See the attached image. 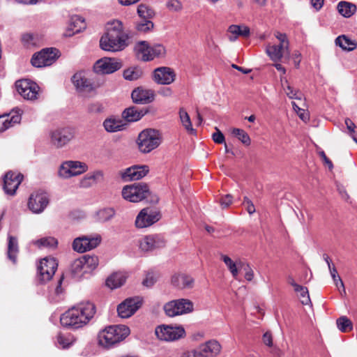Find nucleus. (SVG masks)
I'll return each mask as SVG.
<instances>
[{"label":"nucleus","instance_id":"f257e3e1","mask_svg":"<svg viewBox=\"0 0 357 357\" xmlns=\"http://www.w3.org/2000/svg\"><path fill=\"white\" fill-rule=\"evenodd\" d=\"M127 39V35L123 33L122 22L114 20L107 22L106 33L100 40V46L105 51H121L128 45Z\"/></svg>","mask_w":357,"mask_h":357},{"label":"nucleus","instance_id":"f03ea898","mask_svg":"<svg viewBox=\"0 0 357 357\" xmlns=\"http://www.w3.org/2000/svg\"><path fill=\"white\" fill-rule=\"evenodd\" d=\"M130 333V328L125 325L107 326L98 333V344L102 348L109 349L125 340Z\"/></svg>","mask_w":357,"mask_h":357},{"label":"nucleus","instance_id":"7ed1b4c3","mask_svg":"<svg viewBox=\"0 0 357 357\" xmlns=\"http://www.w3.org/2000/svg\"><path fill=\"white\" fill-rule=\"evenodd\" d=\"M137 142L139 150L143 153H148L160 146L162 135L157 130L145 129L139 134Z\"/></svg>","mask_w":357,"mask_h":357},{"label":"nucleus","instance_id":"20e7f679","mask_svg":"<svg viewBox=\"0 0 357 357\" xmlns=\"http://www.w3.org/2000/svg\"><path fill=\"white\" fill-rule=\"evenodd\" d=\"M137 57L143 61H152L156 58H163L166 49L162 44L150 45L146 41H140L135 46Z\"/></svg>","mask_w":357,"mask_h":357},{"label":"nucleus","instance_id":"39448f33","mask_svg":"<svg viewBox=\"0 0 357 357\" xmlns=\"http://www.w3.org/2000/svg\"><path fill=\"white\" fill-rule=\"evenodd\" d=\"M121 193L124 199L130 202H139L148 197L150 190L146 183H138L124 186Z\"/></svg>","mask_w":357,"mask_h":357},{"label":"nucleus","instance_id":"423d86ee","mask_svg":"<svg viewBox=\"0 0 357 357\" xmlns=\"http://www.w3.org/2000/svg\"><path fill=\"white\" fill-rule=\"evenodd\" d=\"M155 333L157 337L165 342H174L183 338L186 333L182 326L161 325L155 328Z\"/></svg>","mask_w":357,"mask_h":357},{"label":"nucleus","instance_id":"0eeeda50","mask_svg":"<svg viewBox=\"0 0 357 357\" xmlns=\"http://www.w3.org/2000/svg\"><path fill=\"white\" fill-rule=\"evenodd\" d=\"M72 82L76 91L83 96L94 93L99 84L90 79L86 73L79 71L72 77Z\"/></svg>","mask_w":357,"mask_h":357},{"label":"nucleus","instance_id":"6e6552de","mask_svg":"<svg viewBox=\"0 0 357 357\" xmlns=\"http://www.w3.org/2000/svg\"><path fill=\"white\" fill-rule=\"evenodd\" d=\"M165 314L170 317L188 314L194 310V304L189 299L180 298L167 303L164 305Z\"/></svg>","mask_w":357,"mask_h":357},{"label":"nucleus","instance_id":"1a4fd4ad","mask_svg":"<svg viewBox=\"0 0 357 357\" xmlns=\"http://www.w3.org/2000/svg\"><path fill=\"white\" fill-rule=\"evenodd\" d=\"M87 165L77 160H66L63 162L58 169V176L63 179L70 178L86 172Z\"/></svg>","mask_w":357,"mask_h":357},{"label":"nucleus","instance_id":"9d476101","mask_svg":"<svg viewBox=\"0 0 357 357\" xmlns=\"http://www.w3.org/2000/svg\"><path fill=\"white\" fill-rule=\"evenodd\" d=\"M166 241L161 234H154L144 236L139 241V247L144 252H153L164 248Z\"/></svg>","mask_w":357,"mask_h":357},{"label":"nucleus","instance_id":"9b49d317","mask_svg":"<svg viewBox=\"0 0 357 357\" xmlns=\"http://www.w3.org/2000/svg\"><path fill=\"white\" fill-rule=\"evenodd\" d=\"M15 87L24 99L33 100L38 98L39 86L36 82L27 79H20L15 82Z\"/></svg>","mask_w":357,"mask_h":357},{"label":"nucleus","instance_id":"f8f14e48","mask_svg":"<svg viewBox=\"0 0 357 357\" xmlns=\"http://www.w3.org/2000/svg\"><path fill=\"white\" fill-rule=\"evenodd\" d=\"M57 53L58 50L55 48L43 49L33 54L31 62L33 66L37 68L49 66L55 62L58 57Z\"/></svg>","mask_w":357,"mask_h":357},{"label":"nucleus","instance_id":"ddd939ff","mask_svg":"<svg viewBox=\"0 0 357 357\" xmlns=\"http://www.w3.org/2000/svg\"><path fill=\"white\" fill-rule=\"evenodd\" d=\"M48 195L43 191L33 192L28 201V208L33 213L39 214L44 211L49 204Z\"/></svg>","mask_w":357,"mask_h":357},{"label":"nucleus","instance_id":"4468645a","mask_svg":"<svg viewBox=\"0 0 357 357\" xmlns=\"http://www.w3.org/2000/svg\"><path fill=\"white\" fill-rule=\"evenodd\" d=\"M142 304V300L139 297L126 298L118 305V314L123 319L129 318L140 308Z\"/></svg>","mask_w":357,"mask_h":357},{"label":"nucleus","instance_id":"2eb2a0df","mask_svg":"<svg viewBox=\"0 0 357 357\" xmlns=\"http://www.w3.org/2000/svg\"><path fill=\"white\" fill-rule=\"evenodd\" d=\"M101 241V237L97 234L95 236H82L76 238L73 242L75 251L83 253L96 248Z\"/></svg>","mask_w":357,"mask_h":357},{"label":"nucleus","instance_id":"dca6fc26","mask_svg":"<svg viewBox=\"0 0 357 357\" xmlns=\"http://www.w3.org/2000/svg\"><path fill=\"white\" fill-rule=\"evenodd\" d=\"M51 144L56 148H62L74 137V133L70 128H58L50 134Z\"/></svg>","mask_w":357,"mask_h":357},{"label":"nucleus","instance_id":"f3484780","mask_svg":"<svg viewBox=\"0 0 357 357\" xmlns=\"http://www.w3.org/2000/svg\"><path fill=\"white\" fill-rule=\"evenodd\" d=\"M58 264L54 258L43 259L38 266L39 280L42 282L49 281L54 275Z\"/></svg>","mask_w":357,"mask_h":357},{"label":"nucleus","instance_id":"a211bd4d","mask_svg":"<svg viewBox=\"0 0 357 357\" xmlns=\"http://www.w3.org/2000/svg\"><path fill=\"white\" fill-rule=\"evenodd\" d=\"M160 218V213L149 208H143L137 215L135 226L142 229L151 226Z\"/></svg>","mask_w":357,"mask_h":357},{"label":"nucleus","instance_id":"6ab92c4d","mask_svg":"<svg viewBox=\"0 0 357 357\" xmlns=\"http://www.w3.org/2000/svg\"><path fill=\"white\" fill-rule=\"evenodd\" d=\"M198 357H218L222 351V346L215 340H210L201 344L196 349H194Z\"/></svg>","mask_w":357,"mask_h":357},{"label":"nucleus","instance_id":"aec40b11","mask_svg":"<svg viewBox=\"0 0 357 357\" xmlns=\"http://www.w3.org/2000/svg\"><path fill=\"white\" fill-rule=\"evenodd\" d=\"M121 68V63L119 60L109 57H104L98 60L93 66L94 71L99 74L113 73Z\"/></svg>","mask_w":357,"mask_h":357},{"label":"nucleus","instance_id":"412c9836","mask_svg":"<svg viewBox=\"0 0 357 357\" xmlns=\"http://www.w3.org/2000/svg\"><path fill=\"white\" fill-rule=\"evenodd\" d=\"M60 322L61 324L65 327L75 329L82 328L86 325L74 306L62 314L60 317Z\"/></svg>","mask_w":357,"mask_h":357},{"label":"nucleus","instance_id":"4be33fe9","mask_svg":"<svg viewBox=\"0 0 357 357\" xmlns=\"http://www.w3.org/2000/svg\"><path fill=\"white\" fill-rule=\"evenodd\" d=\"M176 76V73L172 68L162 66L153 70L152 78L158 84L169 85L175 81Z\"/></svg>","mask_w":357,"mask_h":357},{"label":"nucleus","instance_id":"5701e85b","mask_svg":"<svg viewBox=\"0 0 357 357\" xmlns=\"http://www.w3.org/2000/svg\"><path fill=\"white\" fill-rule=\"evenodd\" d=\"M23 180L20 173L8 172L3 177V190L8 195H14Z\"/></svg>","mask_w":357,"mask_h":357},{"label":"nucleus","instance_id":"b1692460","mask_svg":"<svg viewBox=\"0 0 357 357\" xmlns=\"http://www.w3.org/2000/svg\"><path fill=\"white\" fill-rule=\"evenodd\" d=\"M149 172L147 165H134L126 168L121 176L124 181H137L144 177Z\"/></svg>","mask_w":357,"mask_h":357},{"label":"nucleus","instance_id":"393cba45","mask_svg":"<svg viewBox=\"0 0 357 357\" xmlns=\"http://www.w3.org/2000/svg\"><path fill=\"white\" fill-rule=\"evenodd\" d=\"M131 97L135 103L148 104L154 100L155 94L151 89L138 87L132 91Z\"/></svg>","mask_w":357,"mask_h":357},{"label":"nucleus","instance_id":"a878e982","mask_svg":"<svg viewBox=\"0 0 357 357\" xmlns=\"http://www.w3.org/2000/svg\"><path fill=\"white\" fill-rule=\"evenodd\" d=\"M20 121L21 111L19 109L13 110L8 114L0 116V132L20 123Z\"/></svg>","mask_w":357,"mask_h":357},{"label":"nucleus","instance_id":"bb28decb","mask_svg":"<svg viewBox=\"0 0 357 357\" xmlns=\"http://www.w3.org/2000/svg\"><path fill=\"white\" fill-rule=\"evenodd\" d=\"M74 307L78 311V314L85 322L86 325L94 317L96 314V306L91 302H82L75 305Z\"/></svg>","mask_w":357,"mask_h":357},{"label":"nucleus","instance_id":"cd10ccee","mask_svg":"<svg viewBox=\"0 0 357 357\" xmlns=\"http://www.w3.org/2000/svg\"><path fill=\"white\" fill-rule=\"evenodd\" d=\"M172 283L179 289H191L194 285V279L185 274H178L172 277Z\"/></svg>","mask_w":357,"mask_h":357},{"label":"nucleus","instance_id":"c85d7f7f","mask_svg":"<svg viewBox=\"0 0 357 357\" xmlns=\"http://www.w3.org/2000/svg\"><path fill=\"white\" fill-rule=\"evenodd\" d=\"M103 178V173L102 171L97 170L85 175L79 182L81 188H87L91 187L96 183L102 181Z\"/></svg>","mask_w":357,"mask_h":357},{"label":"nucleus","instance_id":"c756f323","mask_svg":"<svg viewBox=\"0 0 357 357\" xmlns=\"http://www.w3.org/2000/svg\"><path fill=\"white\" fill-rule=\"evenodd\" d=\"M335 43L339 46L342 50L351 52L356 49L357 41L352 40L346 35L339 36L335 38Z\"/></svg>","mask_w":357,"mask_h":357},{"label":"nucleus","instance_id":"7c9ffc66","mask_svg":"<svg viewBox=\"0 0 357 357\" xmlns=\"http://www.w3.org/2000/svg\"><path fill=\"white\" fill-rule=\"evenodd\" d=\"M266 52L274 62L280 61L283 56L287 54L286 48L282 47L280 45H268Z\"/></svg>","mask_w":357,"mask_h":357},{"label":"nucleus","instance_id":"2f4dec72","mask_svg":"<svg viewBox=\"0 0 357 357\" xmlns=\"http://www.w3.org/2000/svg\"><path fill=\"white\" fill-rule=\"evenodd\" d=\"M228 32L234 36H229L230 41H235L238 36L248 37L250 35V29L247 26L231 25L228 29Z\"/></svg>","mask_w":357,"mask_h":357},{"label":"nucleus","instance_id":"473e14b6","mask_svg":"<svg viewBox=\"0 0 357 357\" xmlns=\"http://www.w3.org/2000/svg\"><path fill=\"white\" fill-rule=\"evenodd\" d=\"M337 9L344 17L349 18L356 12V6L351 2L341 1L338 3Z\"/></svg>","mask_w":357,"mask_h":357},{"label":"nucleus","instance_id":"72a5a7b5","mask_svg":"<svg viewBox=\"0 0 357 357\" xmlns=\"http://www.w3.org/2000/svg\"><path fill=\"white\" fill-rule=\"evenodd\" d=\"M125 123L121 119L109 118L104 121L103 126L109 132H115L122 130L125 127Z\"/></svg>","mask_w":357,"mask_h":357},{"label":"nucleus","instance_id":"f704fd0d","mask_svg":"<svg viewBox=\"0 0 357 357\" xmlns=\"http://www.w3.org/2000/svg\"><path fill=\"white\" fill-rule=\"evenodd\" d=\"M126 280L124 273L119 272L111 275L106 280V284L110 289H116L122 286Z\"/></svg>","mask_w":357,"mask_h":357},{"label":"nucleus","instance_id":"c9c22d12","mask_svg":"<svg viewBox=\"0 0 357 357\" xmlns=\"http://www.w3.org/2000/svg\"><path fill=\"white\" fill-rule=\"evenodd\" d=\"M86 26L85 20L82 17L73 15L70 20L68 29L73 32L72 34H75L84 29Z\"/></svg>","mask_w":357,"mask_h":357},{"label":"nucleus","instance_id":"e433bc0d","mask_svg":"<svg viewBox=\"0 0 357 357\" xmlns=\"http://www.w3.org/2000/svg\"><path fill=\"white\" fill-rule=\"evenodd\" d=\"M75 341V337L70 333H59L56 336V345L61 349L70 347Z\"/></svg>","mask_w":357,"mask_h":357},{"label":"nucleus","instance_id":"4c0bfd02","mask_svg":"<svg viewBox=\"0 0 357 357\" xmlns=\"http://www.w3.org/2000/svg\"><path fill=\"white\" fill-rule=\"evenodd\" d=\"M144 115L142 110H139L135 107H131L126 109L122 116L128 122H134L139 120Z\"/></svg>","mask_w":357,"mask_h":357},{"label":"nucleus","instance_id":"58836bf2","mask_svg":"<svg viewBox=\"0 0 357 357\" xmlns=\"http://www.w3.org/2000/svg\"><path fill=\"white\" fill-rule=\"evenodd\" d=\"M18 253V244L16 238L8 236V257L13 263L16 262L17 254Z\"/></svg>","mask_w":357,"mask_h":357},{"label":"nucleus","instance_id":"ea45409f","mask_svg":"<svg viewBox=\"0 0 357 357\" xmlns=\"http://www.w3.org/2000/svg\"><path fill=\"white\" fill-rule=\"evenodd\" d=\"M85 266V273H89L96 268L98 265V259L96 256L84 255L82 257Z\"/></svg>","mask_w":357,"mask_h":357},{"label":"nucleus","instance_id":"a19ab883","mask_svg":"<svg viewBox=\"0 0 357 357\" xmlns=\"http://www.w3.org/2000/svg\"><path fill=\"white\" fill-rule=\"evenodd\" d=\"M280 79L284 88V91L287 96L291 99L301 100L302 93L297 90H294L291 86H289L287 80L284 77H281Z\"/></svg>","mask_w":357,"mask_h":357},{"label":"nucleus","instance_id":"79ce46f5","mask_svg":"<svg viewBox=\"0 0 357 357\" xmlns=\"http://www.w3.org/2000/svg\"><path fill=\"white\" fill-rule=\"evenodd\" d=\"M221 259L231 272L232 276L236 278L238 273V267L241 264V262H235L227 255H222Z\"/></svg>","mask_w":357,"mask_h":357},{"label":"nucleus","instance_id":"37998d69","mask_svg":"<svg viewBox=\"0 0 357 357\" xmlns=\"http://www.w3.org/2000/svg\"><path fill=\"white\" fill-rule=\"evenodd\" d=\"M179 117L182 125L185 127L186 130L190 133H195V129L192 128L191 120L188 112L183 108L179 110Z\"/></svg>","mask_w":357,"mask_h":357},{"label":"nucleus","instance_id":"c03bdc74","mask_svg":"<svg viewBox=\"0 0 357 357\" xmlns=\"http://www.w3.org/2000/svg\"><path fill=\"white\" fill-rule=\"evenodd\" d=\"M83 263L82 258L79 257L75 259L71 264V272L75 277H82L86 274V273H85V266Z\"/></svg>","mask_w":357,"mask_h":357},{"label":"nucleus","instance_id":"a18cd8bd","mask_svg":"<svg viewBox=\"0 0 357 357\" xmlns=\"http://www.w3.org/2000/svg\"><path fill=\"white\" fill-rule=\"evenodd\" d=\"M33 243L38 248H56L58 242L57 240L51 236L43 237L40 239L33 241Z\"/></svg>","mask_w":357,"mask_h":357},{"label":"nucleus","instance_id":"49530a36","mask_svg":"<svg viewBox=\"0 0 357 357\" xmlns=\"http://www.w3.org/2000/svg\"><path fill=\"white\" fill-rule=\"evenodd\" d=\"M231 134L237 137L244 145L250 146L251 139L248 134L243 130L240 128H233Z\"/></svg>","mask_w":357,"mask_h":357},{"label":"nucleus","instance_id":"de8ad7c7","mask_svg":"<svg viewBox=\"0 0 357 357\" xmlns=\"http://www.w3.org/2000/svg\"><path fill=\"white\" fill-rule=\"evenodd\" d=\"M336 323L338 329L341 332H348L351 331L353 328L352 322L345 316L340 317L337 319Z\"/></svg>","mask_w":357,"mask_h":357},{"label":"nucleus","instance_id":"09e8293b","mask_svg":"<svg viewBox=\"0 0 357 357\" xmlns=\"http://www.w3.org/2000/svg\"><path fill=\"white\" fill-rule=\"evenodd\" d=\"M115 215V211L113 208H105L97 213V217L100 222H107Z\"/></svg>","mask_w":357,"mask_h":357},{"label":"nucleus","instance_id":"8fccbe9b","mask_svg":"<svg viewBox=\"0 0 357 357\" xmlns=\"http://www.w3.org/2000/svg\"><path fill=\"white\" fill-rule=\"evenodd\" d=\"M331 276L333 280V282L338 290L342 293V291L345 294V287L344 282H342L341 278L337 273V271L335 266H333L331 271L330 272Z\"/></svg>","mask_w":357,"mask_h":357},{"label":"nucleus","instance_id":"3c124183","mask_svg":"<svg viewBox=\"0 0 357 357\" xmlns=\"http://www.w3.org/2000/svg\"><path fill=\"white\" fill-rule=\"evenodd\" d=\"M142 75V72L137 68H130L124 70L123 77L126 79L133 81L139 79Z\"/></svg>","mask_w":357,"mask_h":357},{"label":"nucleus","instance_id":"603ef678","mask_svg":"<svg viewBox=\"0 0 357 357\" xmlns=\"http://www.w3.org/2000/svg\"><path fill=\"white\" fill-rule=\"evenodd\" d=\"M295 292L298 294L301 302L303 305H308L311 303L307 288L300 285L298 289H296Z\"/></svg>","mask_w":357,"mask_h":357},{"label":"nucleus","instance_id":"864d4df0","mask_svg":"<svg viewBox=\"0 0 357 357\" xmlns=\"http://www.w3.org/2000/svg\"><path fill=\"white\" fill-rule=\"evenodd\" d=\"M137 13L143 20L151 19L154 15V12L145 4H140L137 8Z\"/></svg>","mask_w":357,"mask_h":357},{"label":"nucleus","instance_id":"5fc2aeb1","mask_svg":"<svg viewBox=\"0 0 357 357\" xmlns=\"http://www.w3.org/2000/svg\"><path fill=\"white\" fill-rule=\"evenodd\" d=\"M275 38L279 40L280 45L282 46V47L286 48L287 54L289 56V42L287 39V36L285 33H280L279 31H276L274 33Z\"/></svg>","mask_w":357,"mask_h":357},{"label":"nucleus","instance_id":"6e6d98bb","mask_svg":"<svg viewBox=\"0 0 357 357\" xmlns=\"http://www.w3.org/2000/svg\"><path fill=\"white\" fill-rule=\"evenodd\" d=\"M167 8L174 13H178L183 10V4L179 0H167L166 2Z\"/></svg>","mask_w":357,"mask_h":357},{"label":"nucleus","instance_id":"4d7b16f0","mask_svg":"<svg viewBox=\"0 0 357 357\" xmlns=\"http://www.w3.org/2000/svg\"><path fill=\"white\" fill-rule=\"evenodd\" d=\"M153 28V23L149 20H144L138 22L136 29L139 32L146 33Z\"/></svg>","mask_w":357,"mask_h":357},{"label":"nucleus","instance_id":"13d9d810","mask_svg":"<svg viewBox=\"0 0 357 357\" xmlns=\"http://www.w3.org/2000/svg\"><path fill=\"white\" fill-rule=\"evenodd\" d=\"M292 107L302 121L307 122L310 119L309 112L304 109L300 108L295 102H292Z\"/></svg>","mask_w":357,"mask_h":357},{"label":"nucleus","instance_id":"bf43d9fd","mask_svg":"<svg viewBox=\"0 0 357 357\" xmlns=\"http://www.w3.org/2000/svg\"><path fill=\"white\" fill-rule=\"evenodd\" d=\"M345 125L347 126V129L348 130L349 135L353 139V140L357 143V138L355 135L356 131V125L355 123L349 118L345 119Z\"/></svg>","mask_w":357,"mask_h":357},{"label":"nucleus","instance_id":"052dcab7","mask_svg":"<svg viewBox=\"0 0 357 357\" xmlns=\"http://www.w3.org/2000/svg\"><path fill=\"white\" fill-rule=\"evenodd\" d=\"M156 280L157 278L153 273H148L143 280V284L147 287H151L155 284Z\"/></svg>","mask_w":357,"mask_h":357},{"label":"nucleus","instance_id":"680f3d73","mask_svg":"<svg viewBox=\"0 0 357 357\" xmlns=\"http://www.w3.org/2000/svg\"><path fill=\"white\" fill-rule=\"evenodd\" d=\"M243 205L250 215H252L255 212V207L252 202L248 197H244Z\"/></svg>","mask_w":357,"mask_h":357},{"label":"nucleus","instance_id":"e2e57ef3","mask_svg":"<svg viewBox=\"0 0 357 357\" xmlns=\"http://www.w3.org/2000/svg\"><path fill=\"white\" fill-rule=\"evenodd\" d=\"M216 132L213 134V140L217 144L225 143V136L222 132L215 128Z\"/></svg>","mask_w":357,"mask_h":357},{"label":"nucleus","instance_id":"0e129e2a","mask_svg":"<svg viewBox=\"0 0 357 357\" xmlns=\"http://www.w3.org/2000/svg\"><path fill=\"white\" fill-rule=\"evenodd\" d=\"M232 196L229 194L225 195L222 197L220 201L221 206L225 208L229 207L232 203Z\"/></svg>","mask_w":357,"mask_h":357},{"label":"nucleus","instance_id":"69168bd1","mask_svg":"<svg viewBox=\"0 0 357 357\" xmlns=\"http://www.w3.org/2000/svg\"><path fill=\"white\" fill-rule=\"evenodd\" d=\"M262 340L264 344L268 347L273 346V337L270 332H266L262 337Z\"/></svg>","mask_w":357,"mask_h":357},{"label":"nucleus","instance_id":"338daca9","mask_svg":"<svg viewBox=\"0 0 357 357\" xmlns=\"http://www.w3.org/2000/svg\"><path fill=\"white\" fill-rule=\"evenodd\" d=\"M319 155L322 159L323 162L325 165H326L329 169H332L333 168V165L332 162L327 158L324 151H321L319 152Z\"/></svg>","mask_w":357,"mask_h":357},{"label":"nucleus","instance_id":"774afa93","mask_svg":"<svg viewBox=\"0 0 357 357\" xmlns=\"http://www.w3.org/2000/svg\"><path fill=\"white\" fill-rule=\"evenodd\" d=\"M33 40V36L31 33H24L22 36V42L26 45H33L34 43Z\"/></svg>","mask_w":357,"mask_h":357}]
</instances>
